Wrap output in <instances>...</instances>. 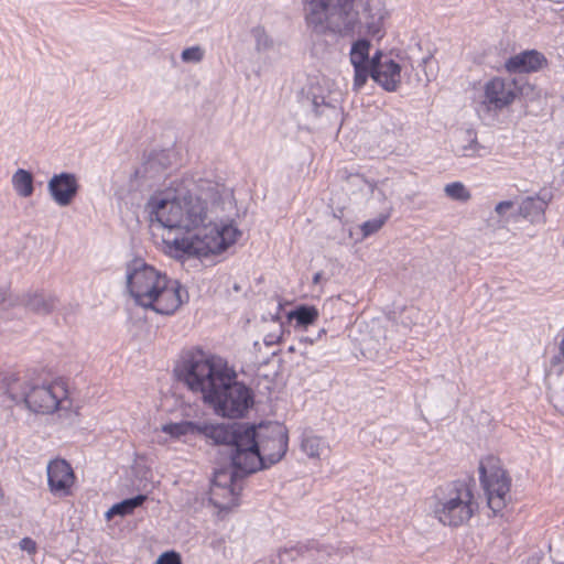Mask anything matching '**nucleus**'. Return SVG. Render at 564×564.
<instances>
[{
	"instance_id": "obj_1",
	"label": "nucleus",
	"mask_w": 564,
	"mask_h": 564,
	"mask_svg": "<svg viewBox=\"0 0 564 564\" xmlns=\"http://www.w3.org/2000/svg\"><path fill=\"white\" fill-rule=\"evenodd\" d=\"M227 206H231V192L223 183L186 178L154 192L145 210L150 221L164 229V252L183 260L219 254L238 241L237 225L220 217Z\"/></svg>"
},
{
	"instance_id": "obj_2",
	"label": "nucleus",
	"mask_w": 564,
	"mask_h": 564,
	"mask_svg": "<svg viewBox=\"0 0 564 564\" xmlns=\"http://www.w3.org/2000/svg\"><path fill=\"white\" fill-rule=\"evenodd\" d=\"M307 26L315 33L377 35L388 15L382 0H302Z\"/></svg>"
},
{
	"instance_id": "obj_3",
	"label": "nucleus",
	"mask_w": 564,
	"mask_h": 564,
	"mask_svg": "<svg viewBox=\"0 0 564 564\" xmlns=\"http://www.w3.org/2000/svg\"><path fill=\"white\" fill-rule=\"evenodd\" d=\"M126 288L135 305L161 315L174 314L188 301L185 286L141 258L126 264Z\"/></svg>"
},
{
	"instance_id": "obj_4",
	"label": "nucleus",
	"mask_w": 564,
	"mask_h": 564,
	"mask_svg": "<svg viewBox=\"0 0 564 564\" xmlns=\"http://www.w3.org/2000/svg\"><path fill=\"white\" fill-rule=\"evenodd\" d=\"M242 451L232 456V466L245 474H252L280 462L289 445V434L279 423L241 427Z\"/></svg>"
},
{
	"instance_id": "obj_5",
	"label": "nucleus",
	"mask_w": 564,
	"mask_h": 564,
	"mask_svg": "<svg viewBox=\"0 0 564 564\" xmlns=\"http://www.w3.org/2000/svg\"><path fill=\"white\" fill-rule=\"evenodd\" d=\"M6 393L35 414H56L59 420L70 421L76 412L67 384L61 380L43 383H28L17 377L6 379Z\"/></svg>"
},
{
	"instance_id": "obj_6",
	"label": "nucleus",
	"mask_w": 564,
	"mask_h": 564,
	"mask_svg": "<svg viewBox=\"0 0 564 564\" xmlns=\"http://www.w3.org/2000/svg\"><path fill=\"white\" fill-rule=\"evenodd\" d=\"M175 372L189 390L202 393L204 401L232 377H237L224 358L199 348L184 351Z\"/></svg>"
},
{
	"instance_id": "obj_7",
	"label": "nucleus",
	"mask_w": 564,
	"mask_h": 564,
	"mask_svg": "<svg viewBox=\"0 0 564 564\" xmlns=\"http://www.w3.org/2000/svg\"><path fill=\"white\" fill-rule=\"evenodd\" d=\"M432 517L443 527H465L478 513L479 503L474 488L463 480L438 486L429 498Z\"/></svg>"
},
{
	"instance_id": "obj_8",
	"label": "nucleus",
	"mask_w": 564,
	"mask_h": 564,
	"mask_svg": "<svg viewBox=\"0 0 564 564\" xmlns=\"http://www.w3.org/2000/svg\"><path fill=\"white\" fill-rule=\"evenodd\" d=\"M478 471L488 507L494 513L501 511L510 498L511 479L503 469L500 459L494 455L481 458Z\"/></svg>"
},
{
	"instance_id": "obj_9",
	"label": "nucleus",
	"mask_w": 564,
	"mask_h": 564,
	"mask_svg": "<svg viewBox=\"0 0 564 564\" xmlns=\"http://www.w3.org/2000/svg\"><path fill=\"white\" fill-rule=\"evenodd\" d=\"M205 402L213 408L217 415L238 419L248 413L254 400L252 390L238 382L236 377H232L229 382L216 390Z\"/></svg>"
},
{
	"instance_id": "obj_10",
	"label": "nucleus",
	"mask_w": 564,
	"mask_h": 564,
	"mask_svg": "<svg viewBox=\"0 0 564 564\" xmlns=\"http://www.w3.org/2000/svg\"><path fill=\"white\" fill-rule=\"evenodd\" d=\"M230 468L219 469L214 474V478L210 486L209 500L212 503L221 509L226 510L237 505V497L240 488L236 482L238 471ZM241 474H243L240 470Z\"/></svg>"
},
{
	"instance_id": "obj_11",
	"label": "nucleus",
	"mask_w": 564,
	"mask_h": 564,
	"mask_svg": "<svg viewBox=\"0 0 564 564\" xmlns=\"http://www.w3.org/2000/svg\"><path fill=\"white\" fill-rule=\"evenodd\" d=\"M387 91H395L402 82V67L391 53L376 48L372 54V69L369 75Z\"/></svg>"
},
{
	"instance_id": "obj_12",
	"label": "nucleus",
	"mask_w": 564,
	"mask_h": 564,
	"mask_svg": "<svg viewBox=\"0 0 564 564\" xmlns=\"http://www.w3.org/2000/svg\"><path fill=\"white\" fill-rule=\"evenodd\" d=\"M519 88L514 79L494 77L484 86V104L489 110L501 111L513 104Z\"/></svg>"
},
{
	"instance_id": "obj_13",
	"label": "nucleus",
	"mask_w": 564,
	"mask_h": 564,
	"mask_svg": "<svg viewBox=\"0 0 564 564\" xmlns=\"http://www.w3.org/2000/svg\"><path fill=\"white\" fill-rule=\"evenodd\" d=\"M241 427H249L248 424L243 423H212L207 421H199V434L210 440L215 444L229 445L231 447L230 457L234 454H238L242 451L240 446Z\"/></svg>"
},
{
	"instance_id": "obj_14",
	"label": "nucleus",
	"mask_w": 564,
	"mask_h": 564,
	"mask_svg": "<svg viewBox=\"0 0 564 564\" xmlns=\"http://www.w3.org/2000/svg\"><path fill=\"white\" fill-rule=\"evenodd\" d=\"M372 45L366 37H360L351 44L349 61L354 67L352 89L359 91L367 83L372 69Z\"/></svg>"
},
{
	"instance_id": "obj_15",
	"label": "nucleus",
	"mask_w": 564,
	"mask_h": 564,
	"mask_svg": "<svg viewBox=\"0 0 564 564\" xmlns=\"http://www.w3.org/2000/svg\"><path fill=\"white\" fill-rule=\"evenodd\" d=\"M78 177L74 173L54 174L47 182V192L52 200L59 207L69 206L79 192Z\"/></svg>"
},
{
	"instance_id": "obj_16",
	"label": "nucleus",
	"mask_w": 564,
	"mask_h": 564,
	"mask_svg": "<svg viewBox=\"0 0 564 564\" xmlns=\"http://www.w3.org/2000/svg\"><path fill=\"white\" fill-rule=\"evenodd\" d=\"M47 484L50 491L56 497H65L70 494L75 482L73 468L65 459H53L48 463Z\"/></svg>"
},
{
	"instance_id": "obj_17",
	"label": "nucleus",
	"mask_w": 564,
	"mask_h": 564,
	"mask_svg": "<svg viewBox=\"0 0 564 564\" xmlns=\"http://www.w3.org/2000/svg\"><path fill=\"white\" fill-rule=\"evenodd\" d=\"M547 65L546 57L535 50L523 51L508 58L505 67L509 73H534Z\"/></svg>"
},
{
	"instance_id": "obj_18",
	"label": "nucleus",
	"mask_w": 564,
	"mask_h": 564,
	"mask_svg": "<svg viewBox=\"0 0 564 564\" xmlns=\"http://www.w3.org/2000/svg\"><path fill=\"white\" fill-rule=\"evenodd\" d=\"M158 442L167 444L171 441H184L188 436L199 434V421L167 422L155 430Z\"/></svg>"
},
{
	"instance_id": "obj_19",
	"label": "nucleus",
	"mask_w": 564,
	"mask_h": 564,
	"mask_svg": "<svg viewBox=\"0 0 564 564\" xmlns=\"http://www.w3.org/2000/svg\"><path fill=\"white\" fill-rule=\"evenodd\" d=\"M484 150L485 148L478 143L471 131L462 132L453 143V152L460 158H480L484 155Z\"/></svg>"
},
{
	"instance_id": "obj_20",
	"label": "nucleus",
	"mask_w": 564,
	"mask_h": 564,
	"mask_svg": "<svg viewBox=\"0 0 564 564\" xmlns=\"http://www.w3.org/2000/svg\"><path fill=\"white\" fill-rule=\"evenodd\" d=\"M547 202L539 196H529L522 199L519 212L523 218L531 223H540L544 219Z\"/></svg>"
},
{
	"instance_id": "obj_21",
	"label": "nucleus",
	"mask_w": 564,
	"mask_h": 564,
	"mask_svg": "<svg viewBox=\"0 0 564 564\" xmlns=\"http://www.w3.org/2000/svg\"><path fill=\"white\" fill-rule=\"evenodd\" d=\"M22 303L28 310L42 315L51 313L56 307V299L43 293L26 294Z\"/></svg>"
},
{
	"instance_id": "obj_22",
	"label": "nucleus",
	"mask_w": 564,
	"mask_h": 564,
	"mask_svg": "<svg viewBox=\"0 0 564 564\" xmlns=\"http://www.w3.org/2000/svg\"><path fill=\"white\" fill-rule=\"evenodd\" d=\"M34 178L31 172L18 169L11 177V184L18 196L28 198L34 192Z\"/></svg>"
},
{
	"instance_id": "obj_23",
	"label": "nucleus",
	"mask_w": 564,
	"mask_h": 564,
	"mask_svg": "<svg viewBox=\"0 0 564 564\" xmlns=\"http://www.w3.org/2000/svg\"><path fill=\"white\" fill-rule=\"evenodd\" d=\"M301 449L311 458H319L324 451H329V445L322 436L304 433Z\"/></svg>"
},
{
	"instance_id": "obj_24",
	"label": "nucleus",
	"mask_w": 564,
	"mask_h": 564,
	"mask_svg": "<svg viewBox=\"0 0 564 564\" xmlns=\"http://www.w3.org/2000/svg\"><path fill=\"white\" fill-rule=\"evenodd\" d=\"M147 500V496L144 495H138L133 498L124 499L116 505H113L106 513L105 518L107 520L112 519L115 516H129L132 514L133 511L143 505V502Z\"/></svg>"
},
{
	"instance_id": "obj_25",
	"label": "nucleus",
	"mask_w": 564,
	"mask_h": 564,
	"mask_svg": "<svg viewBox=\"0 0 564 564\" xmlns=\"http://www.w3.org/2000/svg\"><path fill=\"white\" fill-rule=\"evenodd\" d=\"M340 104V93H330L328 97L314 96L313 106L318 115H336Z\"/></svg>"
},
{
	"instance_id": "obj_26",
	"label": "nucleus",
	"mask_w": 564,
	"mask_h": 564,
	"mask_svg": "<svg viewBox=\"0 0 564 564\" xmlns=\"http://www.w3.org/2000/svg\"><path fill=\"white\" fill-rule=\"evenodd\" d=\"M290 319H295L301 326L313 324L318 317V311L314 306H300L289 314Z\"/></svg>"
},
{
	"instance_id": "obj_27",
	"label": "nucleus",
	"mask_w": 564,
	"mask_h": 564,
	"mask_svg": "<svg viewBox=\"0 0 564 564\" xmlns=\"http://www.w3.org/2000/svg\"><path fill=\"white\" fill-rule=\"evenodd\" d=\"M444 193L449 198L460 202H467L471 197L470 192L462 182H453L446 184L444 187Z\"/></svg>"
},
{
	"instance_id": "obj_28",
	"label": "nucleus",
	"mask_w": 564,
	"mask_h": 564,
	"mask_svg": "<svg viewBox=\"0 0 564 564\" xmlns=\"http://www.w3.org/2000/svg\"><path fill=\"white\" fill-rule=\"evenodd\" d=\"M390 214L379 215L378 217L367 220L360 225V230L362 232V238H367L370 235L377 232L388 220Z\"/></svg>"
},
{
	"instance_id": "obj_29",
	"label": "nucleus",
	"mask_w": 564,
	"mask_h": 564,
	"mask_svg": "<svg viewBox=\"0 0 564 564\" xmlns=\"http://www.w3.org/2000/svg\"><path fill=\"white\" fill-rule=\"evenodd\" d=\"M205 56V50L199 45L185 48L181 58L184 63H199Z\"/></svg>"
},
{
	"instance_id": "obj_30",
	"label": "nucleus",
	"mask_w": 564,
	"mask_h": 564,
	"mask_svg": "<svg viewBox=\"0 0 564 564\" xmlns=\"http://www.w3.org/2000/svg\"><path fill=\"white\" fill-rule=\"evenodd\" d=\"M519 93H521L527 100L540 99L543 96L542 90L531 84H525Z\"/></svg>"
},
{
	"instance_id": "obj_31",
	"label": "nucleus",
	"mask_w": 564,
	"mask_h": 564,
	"mask_svg": "<svg viewBox=\"0 0 564 564\" xmlns=\"http://www.w3.org/2000/svg\"><path fill=\"white\" fill-rule=\"evenodd\" d=\"M156 564H182V561L180 554L171 551L161 554L156 560Z\"/></svg>"
},
{
	"instance_id": "obj_32",
	"label": "nucleus",
	"mask_w": 564,
	"mask_h": 564,
	"mask_svg": "<svg viewBox=\"0 0 564 564\" xmlns=\"http://www.w3.org/2000/svg\"><path fill=\"white\" fill-rule=\"evenodd\" d=\"M19 546L22 551H25L29 555H34L37 551V545L31 538H23L19 542Z\"/></svg>"
},
{
	"instance_id": "obj_33",
	"label": "nucleus",
	"mask_w": 564,
	"mask_h": 564,
	"mask_svg": "<svg viewBox=\"0 0 564 564\" xmlns=\"http://www.w3.org/2000/svg\"><path fill=\"white\" fill-rule=\"evenodd\" d=\"M512 208H513V203L511 200H503L496 205L495 212L500 217H503Z\"/></svg>"
},
{
	"instance_id": "obj_34",
	"label": "nucleus",
	"mask_w": 564,
	"mask_h": 564,
	"mask_svg": "<svg viewBox=\"0 0 564 564\" xmlns=\"http://www.w3.org/2000/svg\"><path fill=\"white\" fill-rule=\"evenodd\" d=\"M272 46H273V41L271 37H259L258 39L257 50L259 52H267Z\"/></svg>"
},
{
	"instance_id": "obj_35",
	"label": "nucleus",
	"mask_w": 564,
	"mask_h": 564,
	"mask_svg": "<svg viewBox=\"0 0 564 564\" xmlns=\"http://www.w3.org/2000/svg\"><path fill=\"white\" fill-rule=\"evenodd\" d=\"M371 193L375 195L376 193H378L383 199H386V196H384V193H383V189L380 187V186H372L371 187Z\"/></svg>"
},
{
	"instance_id": "obj_36",
	"label": "nucleus",
	"mask_w": 564,
	"mask_h": 564,
	"mask_svg": "<svg viewBox=\"0 0 564 564\" xmlns=\"http://www.w3.org/2000/svg\"><path fill=\"white\" fill-rule=\"evenodd\" d=\"M279 337H280L279 335H276V336H271L270 335V336L264 338V343L267 345H272L273 343H275L279 339Z\"/></svg>"
},
{
	"instance_id": "obj_37",
	"label": "nucleus",
	"mask_w": 564,
	"mask_h": 564,
	"mask_svg": "<svg viewBox=\"0 0 564 564\" xmlns=\"http://www.w3.org/2000/svg\"><path fill=\"white\" fill-rule=\"evenodd\" d=\"M558 350H560V355L562 356V358L564 359V334H563V337L560 341V345H558Z\"/></svg>"
},
{
	"instance_id": "obj_38",
	"label": "nucleus",
	"mask_w": 564,
	"mask_h": 564,
	"mask_svg": "<svg viewBox=\"0 0 564 564\" xmlns=\"http://www.w3.org/2000/svg\"><path fill=\"white\" fill-rule=\"evenodd\" d=\"M322 276H323V273H322V272H316V273L314 274V276H313V283H314V284L319 283V281H321Z\"/></svg>"
},
{
	"instance_id": "obj_39",
	"label": "nucleus",
	"mask_w": 564,
	"mask_h": 564,
	"mask_svg": "<svg viewBox=\"0 0 564 564\" xmlns=\"http://www.w3.org/2000/svg\"><path fill=\"white\" fill-rule=\"evenodd\" d=\"M304 343H305V344H306V343H308V344H313V340H312V339H310L308 337H305V338H303V339H301V340H300V344H304Z\"/></svg>"
},
{
	"instance_id": "obj_40",
	"label": "nucleus",
	"mask_w": 564,
	"mask_h": 564,
	"mask_svg": "<svg viewBox=\"0 0 564 564\" xmlns=\"http://www.w3.org/2000/svg\"><path fill=\"white\" fill-rule=\"evenodd\" d=\"M560 150L563 151L564 150V142L562 143V145L560 147Z\"/></svg>"
}]
</instances>
